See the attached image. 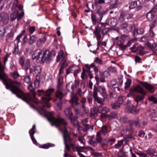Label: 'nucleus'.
<instances>
[{
  "mask_svg": "<svg viewBox=\"0 0 157 157\" xmlns=\"http://www.w3.org/2000/svg\"><path fill=\"white\" fill-rule=\"evenodd\" d=\"M148 40V37L147 36H144L141 38L140 41L142 42H145Z\"/></svg>",
  "mask_w": 157,
  "mask_h": 157,
  "instance_id": "obj_62",
  "label": "nucleus"
},
{
  "mask_svg": "<svg viewBox=\"0 0 157 157\" xmlns=\"http://www.w3.org/2000/svg\"><path fill=\"white\" fill-rule=\"evenodd\" d=\"M36 36L34 35H33L30 36L28 42L29 44H32L36 41Z\"/></svg>",
  "mask_w": 157,
  "mask_h": 157,
  "instance_id": "obj_24",
  "label": "nucleus"
},
{
  "mask_svg": "<svg viewBox=\"0 0 157 157\" xmlns=\"http://www.w3.org/2000/svg\"><path fill=\"white\" fill-rule=\"evenodd\" d=\"M150 48L153 51H156L157 50V44L155 43H152L150 46Z\"/></svg>",
  "mask_w": 157,
  "mask_h": 157,
  "instance_id": "obj_46",
  "label": "nucleus"
},
{
  "mask_svg": "<svg viewBox=\"0 0 157 157\" xmlns=\"http://www.w3.org/2000/svg\"><path fill=\"white\" fill-rule=\"evenodd\" d=\"M154 28V26H151L150 29V33H149V35L150 36L152 37L155 34L153 32L152 29Z\"/></svg>",
  "mask_w": 157,
  "mask_h": 157,
  "instance_id": "obj_58",
  "label": "nucleus"
},
{
  "mask_svg": "<svg viewBox=\"0 0 157 157\" xmlns=\"http://www.w3.org/2000/svg\"><path fill=\"white\" fill-rule=\"evenodd\" d=\"M117 113L116 112L111 113L109 115V117L112 119L116 118L117 116Z\"/></svg>",
  "mask_w": 157,
  "mask_h": 157,
  "instance_id": "obj_51",
  "label": "nucleus"
},
{
  "mask_svg": "<svg viewBox=\"0 0 157 157\" xmlns=\"http://www.w3.org/2000/svg\"><path fill=\"white\" fill-rule=\"evenodd\" d=\"M28 88L29 90L33 93L34 97H35L36 95V93L35 92V89L33 87L32 84L31 83L28 86Z\"/></svg>",
  "mask_w": 157,
  "mask_h": 157,
  "instance_id": "obj_28",
  "label": "nucleus"
},
{
  "mask_svg": "<svg viewBox=\"0 0 157 157\" xmlns=\"http://www.w3.org/2000/svg\"><path fill=\"white\" fill-rule=\"evenodd\" d=\"M123 141H124L123 140L118 141V143L115 144V147L116 148H118L120 147L123 144Z\"/></svg>",
  "mask_w": 157,
  "mask_h": 157,
  "instance_id": "obj_50",
  "label": "nucleus"
},
{
  "mask_svg": "<svg viewBox=\"0 0 157 157\" xmlns=\"http://www.w3.org/2000/svg\"><path fill=\"white\" fill-rule=\"evenodd\" d=\"M14 35V33L12 32H11L8 33L7 36V39H6V41H7L8 40H12L13 38Z\"/></svg>",
  "mask_w": 157,
  "mask_h": 157,
  "instance_id": "obj_34",
  "label": "nucleus"
},
{
  "mask_svg": "<svg viewBox=\"0 0 157 157\" xmlns=\"http://www.w3.org/2000/svg\"><path fill=\"white\" fill-rule=\"evenodd\" d=\"M82 71L81 74V78L83 80H85L88 78V74L86 72L85 69L84 68H82Z\"/></svg>",
  "mask_w": 157,
  "mask_h": 157,
  "instance_id": "obj_25",
  "label": "nucleus"
},
{
  "mask_svg": "<svg viewBox=\"0 0 157 157\" xmlns=\"http://www.w3.org/2000/svg\"><path fill=\"white\" fill-rule=\"evenodd\" d=\"M71 97V101L75 105L78 104V98L76 94H74L73 92H72Z\"/></svg>",
  "mask_w": 157,
  "mask_h": 157,
  "instance_id": "obj_15",
  "label": "nucleus"
},
{
  "mask_svg": "<svg viewBox=\"0 0 157 157\" xmlns=\"http://www.w3.org/2000/svg\"><path fill=\"white\" fill-rule=\"evenodd\" d=\"M94 4L96 5H97L98 4H101L102 3H104L105 2V1L104 0H94Z\"/></svg>",
  "mask_w": 157,
  "mask_h": 157,
  "instance_id": "obj_57",
  "label": "nucleus"
},
{
  "mask_svg": "<svg viewBox=\"0 0 157 157\" xmlns=\"http://www.w3.org/2000/svg\"><path fill=\"white\" fill-rule=\"evenodd\" d=\"M86 101V99L84 98H82V99L81 100V103H82V110H84V109L85 110L84 111V113H86L88 111V109L86 108H85V106H84V104L85 103Z\"/></svg>",
  "mask_w": 157,
  "mask_h": 157,
  "instance_id": "obj_32",
  "label": "nucleus"
},
{
  "mask_svg": "<svg viewBox=\"0 0 157 157\" xmlns=\"http://www.w3.org/2000/svg\"><path fill=\"white\" fill-rule=\"evenodd\" d=\"M78 85V84L76 82H75L73 83L72 82H70L69 83L67 84L66 86V88L67 90H68L69 91H70L69 88L71 86V89L72 90V92H73L75 88H76L77 86Z\"/></svg>",
  "mask_w": 157,
  "mask_h": 157,
  "instance_id": "obj_14",
  "label": "nucleus"
},
{
  "mask_svg": "<svg viewBox=\"0 0 157 157\" xmlns=\"http://www.w3.org/2000/svg\"><path fill=\"white\" fill-rule=\"evenodd\" d=\"M42 54V51L40 49H36L33 52L32 55V59H34L37 58V59L40 58V56Z\"/></svg>",
  "mask_w": 157,
  "mask_h": 157,
  "instance_id": "obj_13",
  "label": "nucleus"
},
{
  "mask_svg": "<svg viewBox=\"0 0 157 157\" xmlns=\"http://www.w3.org/2000/svg\"><path fill=\"white\" fill-rule=\"evenodd\" d=\"M146 16L148 20L152 21L154 18L155 14L152 11L150 10L147 13Z\"/></svg>",
  "mask_w": 157,
  "mask_h": 157,
  "instance_id": "obj_20",
  "label": "nucleus"
},
{
  "mask_svg": "<svg viewBox=\"0 0 157 157\" xmlns=\"http://www.w3.org/2000/svg\"><path fill=\"white\" fill-rule=\"evenodd\" d=\"M131 80L129 79H127V81L125 83V88L126 89L128 88L131 85Z\"/></svg>",
  "mask_w": 157,
  "mask_h": 157,
  "instance_id": "obj_45",
  "label": "nucleus"
},
{
  "mask_svg": "<svg viewBox=\"0 0 157 157\" xmlns=\"http://www.w3.org/2000/svg\"><path fill=\"white\" fill-rule=\"evenodd\" d=\"M101 111V117L102 118H104L106 117H108L109 115L107 114L110 111L109 109L107 107H104L103 108Z\"/></svg>",
  "mask_w": 157,
  "mask_h": 157,
  "instance_id": "obj_11",
  "label": "nucleus"
},
{
  "mask_svg": "<svg viewBox=\"0 0 157 157\" xmlns=\"http://www.w3.org/2000/svg\"><path fill=\"white\" fill-rule=\"evenodd\" d=\"M64 56L63 51L62 50H60L57 57V61L58 62L61 60L62 61V62H63L64 61H65L64 60Z\"/></svg>",
  "mask_w": 157,
  "mask_h": 157,
  "instance_id": "obj_18",
  "label": "nucleus"
},
{
  "mask_svg": "<svg viewBox=\"0 0 157 157\" xmlns=\"http://www.w3.org/2000/svg\"><path fill=\"white\" fill-rule=\"evenodd\" d=\"M72 122L71 121V122L73 123V125L75 127H78L79 125V122L75 119L73 120L72 119Z\"/></svg>",
  "mask_w": 157,
  "mask_h": 157,
  "instance_id": "obj_55",
  "label": "nucleus"
},
{
  "mask_svg": "<svg viewBox=\"0 0 157 157\" xmlns=\"http://www.w3.org/2000/svg\"><path fill=\"white\" fill-rule=\"evenodd\" d=\"M134 33H136L138 34L141 35L144 33V30L141 28H139L135 30L134 31Z\"/></svg>",
  "mask_w": 157,
  "mask_h": 157,
  "instance_id": "obj_37",
  "label": "nucleus"
},
{
  "mask_svg": "<svg viewBox=\"0 0 157 157\" xmlns=\"http://www.w3.org/2000/svg\"><path fill=\"white\" fill-rule=\"evenodd\" d=\"M56 96L57 98H60L61 99L63 96V94L61 91L58 90L56 92Z\"/></svg>",
  "mask_w": 157,
  "mask_h": 157,
  "instance_id": "obj_43",
  "label": "nucleus"
},
{
  "mask_svg": "<svg viewBox=\"0 0 157 157\" xmlns=\"http://www.w3.org/2000/svg\"><path fill=\"white\" fill-rule=\"evenodd\" d=\"M60 131L63 133L64 144L65 145V149L67 150L68 151H69L70 149L69 146L67 143V141H68L73 151H77L80 157H85L84 155L80 153L83 151L82 148H84L85 147L84 146L78 147L76 146L75 144L73 143L71 141L72 139L68 134V131L66 128H65L63 131L61 130Z\"/></svg>",
  "mask_w": 157,
  "mask_h": 157,
  "instance_id": "obj_2",
  "label": "nucleus"
},
{
  "mask_svg": "<svg viewBox=\"0 0 157 157\" xmlns=\"http://www.w3.org/2000/svg\"><path fill=\"white\" fill-rule=\"evenodd\" d=\"M147 152L150 155H153L155 153V150L154 149H148Z\"/></svg>",
  "mask_w": 157,
  "mask_h": 157,
  "instance_id": "obj_53",
  "label": "nucleus"
},
{
  "mask_svg": "<svg viewBox=\"0 0 157 157\" xmlns=\"http://www.w3.org/2000/svg\"><path fill=\"white\" fill-rule=\"evenodd\" d=\"M54 90L53 89L51 88H49L45 91L43 90H38L37 94L39 96L41 97L42 102L44 104V107L40 108L41 111L44 114V116L51 123L52 125H54L57 127L61 124L66 125L67 124V122L63 118H55L52 113L47 112L44 108L45 107L47 108L51 107V105L49 101L52 99L51 95Z\"/></svg>",
  "mask_w": 157,
  "mask_h": 157,
  "instance_id": "obj_1",
  "label": "nucleus"
},
{
  "mask_svg": "<svg viewBox=\"0 0 157 157\" xmlns=\"http://www.w3.org/2000/svg\"><path fill=\"white\" fill-rule=\"evenodd\" d=\"M88 143L94 147H96L98 143L96 141H94L92 139L88 141Z\"/></svg>",
  "mask_w": 157,
  "mask_h": 157,
  "instance_id": "obj_42",
  "label": "nucleus"
},
{
  "mask_svg": "<svg viewBox=\"0 0 157 157\" xmlns=\"http://www.w3.org/2000/svg\"><path fill=\"white\" fill-rule=\"evenodd\" d=\"M126 112L135 114L136 113V109L135 106L132 105V107H129L128 105L125 109Z\"/></svg>",
  "mask_w": 157,
  "mask_h": 157,
  "instance_id": "obj_16",
  "label": "nucleus"
},
{
  "mask_svg": "<svg viewBox=\"0 0 157 157\" xmlns=\"http://www.w3.org/2000/svg\"><path fill=\"white\" fill-rule=\"evenodd\" d=\"M153 112H152L151 115V119L153 121H157V113H156L154 110L153 111Z\"/></svg>",
  "mask_w": 157,
  "mask_h": 157,
  "instance_id": "obj_38",
  "label": "nucleus"
},
{
  "mask_svg": "<svg viewBox=\"0 0 157 157\" xmlns=\"http://www.w3.org/2000/svg\"><path fill=\"white\" fill-rule=\"evenodd\" d=\"M131 91L133 92H136L140 94L136 96L134 98V106H137L139 101L143 100L144 98V96L145 93L141 87L139 85H137L136 86L132 87L131 88Z\"/></svg>",
  "mask_w": 157,
  "mask_h": 157,
  "instance_id": "obj_3",
  "label": "nucleus"
},
{
  "mask_svg": "<svg viewBox=\"0 0 157 157\" xmlns=\"http://www.w3.org/2000/svg\"><path fill=\"white\" fill-rule=\"evenodd\" d=\"M34 84L36 88L40 87V81L39 79H36L34 81Z\"/></svg>",
  "mask_w": 157,
  "mask_h": 157,
  "instance_id": "obj_56",
  "label": "nucleus"
},
{
  "mask_svg": "<svg viewBox=\"0 0 157 157\" xmlns=\"http://www.w3.org/2000/svg\"><path fill=\"white\" fill-rule=\"evenodd\" d=\"M55 146V145L53 144H45L41 146V147L43 148L47 149L50 147H53Z\"/></svg>",
  "mask_w": 157,
  "mask_h": 157,
  "instance_id": "obj_44",
  "label": "nucleus"
},
{
  "mask_svg": "<svg viewBox=\"0 0 157 157\" xmlns=\"http://www.w3.org/2000/svg\"><path fill=\"white\" fill-rule=\"evenodd\" d=\"M11 75L13 78L15 79H17L20 76L17 71H16L11 73Z\"/></svg>",
  "mask_w": 157,
  "mask_h": 157,
  "instance_id": "obj_36",
  "label": "nucleus"
},
{
  "mask_svg": "<svg viewBox=\"0 0 157 157\" xmlns=\"http://www.w3.org/2000/svg\"><path fill=\"white\" fill-rule=\"evenodd\" d=\"M107 11V10H105L101 7L98 9L97 11V13L100 16H103L104 14H105Z\"/></svg>",
  "mask_w": 157,
  "mask_h": 157,
  "instance_id": "obj_26",
  "label": "nucleus"
},
{
  "mask_svg": "<svg viewBox=\"0 0 157 157\" xmlns=\"http://www.w3.org/2000/svg\"><path fill=\"white\" fill-rule=\"evenodd\" d=\"M125 13L124 12H121V13L118 19L119 21L121 22H122L124 21L125 19Z\"/></svg>",
  "mask_w": 157,
  "mask_h": 157,
  "instance_id": "obj_31",
  "label": "nucleus"
},
{
  "mask_svg": "<svg viewBox=\"0 0 157 157\" xmlns=\"http://www.w3.org/2000/svg\"><path fill=\"white\" fill-rule=\"evenodd\" d=\"M115 141L116 139L114 138L111 137L110 138L108 142L110 145H112L115 142Z\"/></svg>",
  "mask_w": 157,
  "mask_h": 157,
  "instance_id": "obj_47",
  "label": "nucleus"
},
{
  "mask_svg": "<svg viewBox=\"0 0 157 157\" xmlns=\"http://www.w3.org/2000/svg\"><path fill=\"white\" fill-rule=\"evenodd\" d=\"M120 105L118 102H115L112 104V107L114 109H117L120 107Z\"/></svg>",
  "mask_w": 157,
  "mask_h": 157,
  "instance_id": "obj_39",
  "label": "nucleus"
},
{
  "mask_svg": "<svg viewBox=\"0 0 157 157\" xmlns=\"http://www.w3.org/2000/svg\"><path fill=\"white\" fill-rule=\"evenodd\" d=\"M137 5L136 2L135 1H133L129 4V8L130 9H132L134 8Z\"/></svg>",
  "mask_w": 157,
  "mask_h": 157,
  "instance_id": "obj_40",
  "label": "nucleus"
},
{
  "mask_svg": "<svg viewBox=\"0 0 157 157\" xmlns=\"http://www.w3.org/2000/svg\"><path fill=\"white\" fill-rule=\"evenodd\" d=\"M94 101L97 106L100 107L104 104V99L98 96L97 91L96 90V86H94Z\"/></svg>",
  "mask_w": 157,
  "mask_h": 157,
  "instance_id": "obj_4",
  "label": "nucleus"
},
{
  "mask_svg": "<svg viewBox=\"0 0 157 157\" xmlns=\"http://www.w3.org/2000/svg\"><path fill=\"white\" fill-rule=\"evenodd\" d=\"M101 31V28L98 26L95 27L94 30L93 31V33L96 36V39H101V36L100 32Z\"/></svg>",
  "mask_w": 157,
  "mask_h": 157,
  "instance_id": "obj_10",
  "label": "nucleus"
},
{
  "mask_svg": "<svg viewBox=\"0 0 157 157\" xmlns=\"http://www.w3.org/2000/svg\"><path fill=\"white\" fill-rule=\"evenodd\" d=\"M125 153L124 151L123 148L121 149L118 153V156L119 157H122L124 156Z\"/></svg>",
  "mask_w": 157,
  "mask_h": 157,
  "instance_id": "obj_52",
  "label": "nucleus"
},
{
  "mask_svg": "<svg viewBox=\"0 0 157 157\" xmlns=\"http://www.w3.org/2000/svg\"><path fill=\"white\" fill-rule=\"evenodd\" d=\"M117 0H116L114 3H111L109 5L110 9L117 8Z\"/></svg>",
  "mask_w": 157,
  "mask_h": 157,
  "instance_id": "obj_35",
  "label": "nucleus"
},
{
  "mask_svg": "<svg viewBox=\"0 0 157 157\" xmlns=\"http://www.w3.org/2000/svg\"><path fill=\"white\" fill-rule=\"evenodd\" d=\"M99 90L104 95L106 96V92L105 88L102 86L99 87Z\"/></svg>",
  "mask_w": 157,
  "mask_h": 157,
  "instance_id": "obj_41",
  "label": "nucleus"
},
{
  "mask_svg": "<svg viewBox=\"0 0 157 157\" xmlns=\"http://www.w3.org/2000/svg\"><path fill=\"white\" fill-rule=\"evenodd\" d=\"M64 113L67 117H68L71 120V121L72 122V113L71 111V107L69 106L66 108L64 110Z\"/></svg>",
  "mask_w": 157,
  "mask_h": 157,
  "instance_id": "obj_9",
  "label": "nucleus"
},
{
  "mask_svg": "<svg viewBox=\"0 0 157 157\" xmlns=\"http://www.w3.org/2000/svg\"><path fill=\"white\" fill-rule=\"evenodd\" d=\"M51 55L48 51H46L43 53L40 60L43 63H44L46 60L49 61L51 59Z\"/></svg>",
  "mask_w": 157,
  "mask_h": 157,
  "instance_id": "obj_7",
  "label": "nucleus"
},
{
  "mask_svg": "<svg viewBox=\"0 0 157 157\" xmlns=\"http://www.w3.org/2000/svg\"><path fill=\"white\" fill-rule=\"evenodd\" d=\"M63 83V77L60 75H59L58 78V82L57 86V87L58 89H59L62 86V85Z\"/></svg>",
  "mask_w": 157,
  "mask_h": 157,
  "instance_id": "obj_22",
  "label": "nucleus"
},
{
  "mask_svg": "<svg viewBox=\"0 0 157 157\" xmlns=\"http://www.w3.org/2000/svg\"><path fill=\"white\" fill-rule=\"evenodd\" d=\"M22 32L23 33H21L17 36L16 39L14 41V42H16L17 44L20 42V39L23 35L24 33L25 32V30H23Z\"/></svg>",
  "mask_w": 157,
  "mask_h": 157,
  "instance_id": "obj_33",
  "label": "nucleus"
},
{
  "mask_svg": "<svg viewBox=\"0 0 157 157\" xmlns=\"http://www.w3.org/2000/svg\"><path fill=\"white\" fill-rule=\"evenodd\" d=\"M9 20V16L6 13L2 12L0 14V23L2 21L4 24H6Z\"/></svg>",
  "mask_w": 157,
  "mask_h": 157,
  "instance_id": "obj_5",
  "label": "nucleus"
},
{
  "mask_svg": "<svg viewBox=\"0 0 157 157\" xmlns=\"http://www.w3.org/2000/svg\"><path fill=\"white\" fill-rule=\"evenodd\" d=\"M24 82L28 84L31 81V78L29 76H25L24 78Z\"/></svg>",
  "mask_w": 157,
  "mask_h": 157,
  "instance_id": "obj_48",
  "label": "nucleus"
},
{
  "mask_svg": "<svg viewBox=\"0 0 157 157\" xmlns=\"http://www.w3.org/2000/svg\"><path fill=\"white\" fill-rule=\"evenodd\" d=\"M101 131L104 135H105L107 133V127L105 125L102 126Z\"/></svg>",
  "mask_w": 157,
  "mask_h": 157,
  "instance_id": "obj_61",
  "label": "nucleus"
},
{
  "mask_svg": "<svg viewBox=\"0 0 157 157\" xmlns=\"http://www.w3.org/2000/svg\"><path fill=\"white\" fill-rule=\"evenodd\" d=\"M78 140L80 142L81 144H82L83 145H84L85 142L84 138L82 136L79 137L78 139Z\"/></svg>",
  "mask_w": 157,
  "mask_h": 157,
  "instance_id": "obj_63",
  "label": "nucleus"
},
{
  "mask_svg": "<svg viewBox=\"0 0 157 157\" xmlns=\"http://www.w3.org/2000/svg\"><path fill=\"white\" fill-rule=\"evenodd\" d=\"M119 46L120 48L121 49L124 50L126 49L127 47L126 45H124V44H119Z\"/></svg>",
  "mask_w": 157,
  "mask_h": 157,
  "instance_id": "obj_64",
  "label": "nucleus"
},
{
  "mask_svg": "<svg viewBox=\"0 0 157 157\" xmlns=\"http://www.w3.org/2000/svg\"><path fill=\"white\" fill-rule=\"evenodd\" d=\"M101 131L98 132L96 135V140L98 143L101 142L102 140L101 136Z\"/></svg>",
  "mask_w": 157,
  "mask_h": 157,
  "instance_id": "obj_27",
  "label": "nucleus"
},
{
  "mask_svg": "<svg viewBox=\"0 0 157 157\" xmlns=\"http://www.w3.org/2000/svg\"><path fill=\"white\" fill-rule=\"evenodd\" d=\"M46 40L45 36H44L43 39H40L37 41L36 43V45L37 46L39 47L41 45V44H44Z\"/></svg>",
  "mask_w": 157,
  "mask_h": 157,
  "instance_id": "obj_30",
  "label": "nucleus"
},
{
  "mask_svg": "<svg viewBox=\"0 0 157 157\" xmlns=\"http://www.w3.org/2000/svg\"><path fill=\"white\" fill-rule=\"evenodd\" d=\"M129 124L131 126L134 125L137 128H139L140 126V121L138 118L132 121H130Z\"/></svg>",
  "mask_w": 157,
  "mask_h": 157,
  "instance_id": "obj_17",
  "label": "nucleus"
},
{
  "mask_svg": "<svg viewBox=\"0 0 157 157\" xmlns=\"http://www.w3.org/2000/svg\"><path fill=\"white\" fill-rule=\"evenodd\" d=\"M33 69L30 68V71H34L36 74L40 73L41 71V68L40 66L35 67L34 65H33Z\"/></svg>",
  "mask_w": 157,
  "mask_h": 157,
  "instance_id": "obj_23",
  "label": "nucleus"
},
{
  "mask_svg": "<svg viewBox=\"0 0 157 157\" xmlns=\"http://www.w3.org/2000/svg\"><path fill=\"white\" fill-rule=\"evenodd\" d=\"M61 65L59 69V75H60L61 74H62L63 73V70L64 68L66 67L67 66V63L66 61H64L63 62H60Z\"/></svg>",
  "mask_w": 157,
  "mask_h": 157,
  "instance_id": "obj_19",
  "label": "nucleus"
},
{
  "mask_svg": "<svg viewBox=\"0 0 157 157\" xmlns=\"http://www.w3.org/2000/svg\"><path fill=\"white\" fill-rule=\"evenodd\" d=\"M29 33L32 34L35 30V27L34 26H29Z\"/></svg>",
  "mask_w": 157,
  "mask_h": 157,
  "instance_id": "obj_54",
  "label": "nucleus"
},
{
  "mask_svg": "<svg viewBox=\"0 0 157 157\" xmlns=\"http://www.w3.org/2000/svg\"><path fill=\"white\" fill-rule=\"evenodd\" d=\"M36 129V126L35 125H34L33 126V127L31 128L29 131L31 140L33 143L34 144L37 143V142L35 138L33 135L35 133V129Z\"/></svg>",
  "mask_w": 157,
  "mask_h": 157,
  "instance_id": "obj_8",
  "label": "nucleus"
},
{
  "mask_svg": "<svg viewBox=\"0 0 157 157\" xmlns=\"http://www.w3.org/2000/svg\"><path fill=\"white\" fill-rule=\"evenodd\" d=\"M94 62L98 64L101 65L103 63V61L98 57H96L94 60Z\"/></svg>",
  "mask_w": 157,
  "mask_h": 157,
  "instance_id": "obj_49",
  "label": "nucleus"
},
{
  "mask_svg": "<svg viewBox=\"0 0 157 157\" xmlns=\"http://www.w3.org/2000/svg\"><path fill=\"white\" fill-rule=\"evenodd\" d=\"M117 20L115 18H112L110 20L111 24L112 26L115 25L117 24Z\"/></svg>",
  "mask_w": 157,
  "mask_h": 157,
  "instance_id": "obj_60",
  "label": "nucleus"
},
{
  "mask_svg": "<svg viewBox=\"0 0 157 157\" xmlns=\"http://www.w3.org/2000/svg\"><path fill=\"white\" fill-rule=\"evenodd\" d=\"M141 84L151 93H153L154 92V89L153 86L146 82H142Z\"/></svg>",
  "mask_w": 157,
  "mask_h": 157,
  "instance_id": "obj_12",
  "label": "nucleus"
},
{
  "mask_svg": "<svg viewBox=\"0 0 157 157\" xmlns=\"http://www.w3.org/2000/svg\"><path fill=\"white\" fill-rule=\"evenodd\" d=\"M91 154L94 156L96 157H100L101 156V154L98 152H95L92 151L91 152Z\"/></svg>",
  "mask_w": 157,
  "mask_h": 157,
  "instance_id": "obj_59",
  "label": "nucleus"
},
{
  "mask_svg": "<svg viewBox=\"0 0 157 157\" xmlns=\"http://www.w3.org/2000/svg\"><path fill=\"white\" fill-rule=\"evenodd\" d=\"M5 29L2 25L0 26V37H2L5 35Z\"/></svg>",
  "mask_w": 157,
  "mask_h": 157,
  "instance_id": "obj_29",
  "label": "nucleus"
},
{
  "mask_svg": "<svg viewBox=\"0 0 157 157\" xmlns=\"http://www.w3.org/2000/svg\"><path fill=\"white\" fill-rule=\"evenodd\" d=\"M110 87L112 90L115 91H116L117 90L119 91L120 90L119 85L115 79L112 80L110 81Z\"/></svg>",
  "mask_w": 157,
  "mask_h": 157,
  "instance_id": "obj_6",
  "label": "nucleus"
},
{
  "mask_svg": "<svg viewBox=\"0 0 157 157\" xmlns=\"http://www.w3.org/2000/svg\"><path fill=\"white\" fill-rule=\"evenodd\" d=\"M18 11L17 10H15L10 14L11 21H13L17 17Z\"/></svg>",
  "mask_w": 157,
  "mask_h": 157,
  "instance_id": "obj_21",
  "label": "nucleus"
}]
</instances>
